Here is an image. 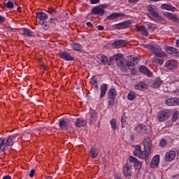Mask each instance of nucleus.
<instances>
[{"label":"nucleus","instance_id":"nucleus-38","mask_svg":"<svg viewBox=\"0 0 179 179\" xmlns=\"http://www.w3.org/2000/svg\"><path fill=\"white\" fill-rule=\"evenodd\" d=\"M22 31L23 34L24 36H27V37H31V36H33V32L30 31L29 29L24 28Z\"/></svg>","mask_w":179,"mask_h":179},{"label":"nucleus","instance_id":"nucleus-15","mask_svg":"<svg viewBox=\"0 0 179 179\" xmlns=\"http://www.w3.org/2000/svg\"><path fill=\"white\" fill-rule=\"evenodd\" d=\"M92 13L94 15H98L99 16H103L105 10L100 6H95L92 9Z\"/></svg>","mask_w":179,"mask_h":179},{"label":"nucleus","instance_id":"nucleus-17","mask_svg":"<svg viewBox=\"0 0 179 179\" xmlns=\"http://www.w3.org/2000/svg\"><path fill=\"white\" fill-rule=\"evenodd\" d=\"M164 16H166V17H168L170 20H173V22H176V23H179L178 17H177L176 14L166 12V13H164Z\"/></svg>","mask_w":179,"mask_h":179},{"label":"nucleus","instance_id":"nucleus-43","mask_svg":"<svg viewBox=\"0 0 179 179\" xmlns=\"http://www.w3.org/2000/svg\"><path fill=\"white\" fill-rule=\"evenodd\" d=\"M178 120V113L176 111L173 113L172 117V121L174 122Z\"/></svg>","mask_w":179,"mask_h":179},{"label":"nucleus","instance_id":"nucleus-3","mask_svg":"<svg viewBox=\"0 0 179 179\" xmlns=\"http://www.w3.org/2000/svg\"><path fill=\"white\" fill-rule=\"evenodd\" d=\"M170 115H171V112H170V110L164 109L158 112L157 119L159 122H163L164 121H167V120H169L170 117Z\"/></svg>","mask_w":179,"mask_h":179},{"label":"nucleus","instance_id":"nucleus-57","mask_svg":"<svg viewBox=\"0 0 179 179\" xmlns=\"http://www.w3.org/2000/svg\"><path fill=\"white\" fill-rule=\"evenodd\" d=\"M94 89H96V90H99V85L97 84H94Z\"/></svg>","mask_w":179,"mask_h":179},{"label":"nucleus","instance_id":"nucleus-32","mask_svg":"<svg viewBox=\"0 0 179 179\" xmlns=\"http://www.w3.org/2000/svg\"><path fill=\"white\" fill-rule=\"evenodd\" d=\"M90 116L91 122H93V121H96L97 118V113H96V110L91 109L90 110Z\"/></svg>","mask_w":179,"mask_h":179},{"label":"nucleus","instance_id":"nucleus-49","mask_svg":"<svg viewBox=\"0 0 179 179\" xmlns=\"http://www.w3.org/2000/svg\"><path fill=\"white\" fill-rule=\"evenodd\" d=\"M127 122V117H125V115H123L122 116L121 122L124 124V122Z\"/></svg>","mask_w":179,"mask_h":179},{"label":"nucleus","instance_id":"nucleus-11","mask_svg":"<svg viewBox=\"0 0 179 179\" xmlns=\"http://www.w3.org/2000/svg\"><path fill=\"white\" fill-rule=\"evenodd\" d=\"M135 131L140 135H145L148 132V127L145 124H139L136 127Z\"/></svg>","mask_w":179,"mask_h":179},{"label":"nucleus","instance_id":"nucleus-34","mask_svg":"<svg viewBox=\"0 0 179 179\" xmlns=\"http://www.w3.org/2000/svg\"><path fill=\"white\" fill-rule=\"evenodd\" d=\"M162 80H160V78H157L155 81H154V83H153V84H152V87L153 88V89H158V87H160V86L162 85Z\"/></svg>","mask_w":179,"mask_h":179},{"label":"nucleus","instance_id":"nucleus-62","mask_svg":"<svg viewBox=\"0 0 179 179\" xmlns=\"http://www.w3.org/2000/svg\"><path fill=\"white\" fill-rule=\"evenodd\" d=\"M44 128H45V127H39V128L38 129V131H41L42 129H44Z\"/></svg>","mask_w":179,"mask_h":179},{"label":"nucleus","instance_id":"nucleus-27","mask_svg":"<svg viewBox=\"0 0 179 179\" xmlns=\"http://www.w3.org/2000/svg\"><path fill=\"white\" fill-rule=\"evenodd\" d=\"M61 58L63 59H65V61H73V57H71V55L68 52H63L60 55Z\"/></svg>","mask_w":179,"mask_h":179},{"label":"nucleus","instance_id":"nucleus-10","mask_svg":"<svg viewBox=\"0 0 179 179\" xmlns=\"http://www.w3.org/2000/svg\"><path fill=\"white\" fill-rule=\"evenodd\" d=\"M165 66L166 68H167V69L173 71V69H177V66H178V63L177 62V61L169 60L166 62Z\"/></svg>","mask_w":179,"mask_h":179},{"label":"nucleus","instance_id":"nucleus-31","mask_svg":"<svg viewBox=\"0 0 179 179\" xmlns=\"http://www.w3.org/2000/svg\"><path fill=\"white\" fill-rule=\"evenodd\" d=\"M90 155L92 159H96V157L99 156V150L96 149V148L92 147L90 149Z\"/></svg>","mask_w":179,"mask_h":179},{"label":"nucleus","instance_id":"nucleus-28","mask_svg":"<svg viewBox=\"0 0 179 179\" xmlns=\"http://www.w3.org/2000/svg\"><path fill=\"white\" fill-rule=\"evenodd\" d=\"M162 9H166V10H172V12H176L177 10V8H176L174 6H171V4H166L164 3L161 6Z\"/></svg>","mask_w":179,"mask_h":179},{"label":"nucleus","instance_id":"nucleus-2","mask_svg":"<svg viewBox=\"0 0 179 179\" xmlns=\"http://www.w3.org/2000/svg\"><path fill=\"white\" fill-rule=\"evenodd\" d=\"M144 48L150 50L154 55H159V57H165L166 55V53L163 52V50H162V48L159 45H155L153 43L144 45Z\"/></svg>","mask_w":179,"mask_h":179},{"label":"nucleus","instance_id":"nucleus-51","mask_svg":"<svg viewBox=\"0 0 179 179\" xmlns=\"http://www.w3.org/2000/svg\"><path fill=\"white\" fill-rule=\"evenodd\" d=\"M90 3L92 4H96V3H99V2H100V0H90Z\"/></svg>","mask_w":179,"mask_h":179},{"label":"nucleus","instance_id":"nucleus-45","mask_svg":"<svg viewBox=\"0 0 179 179\" xmlns=\"http://www.w3.org/2000/svg\"><path fill=\"white\" fill-rule=\"evenodd\" d=\"M160 146H162V148H164V146H166V145H167V142L166 141V140L164 139H162V141L159 143Z\"/></svg>","mask_w":179,"mask_h":179},{"label":"nucleus","instance_id":"nucleus-41","mask_svg":"<svg viewBox=\"0 0 179 179\" xmlns=\"http://www.w3.org/2000/svg\"><path fill=\"white\" fill-rule=\"evenodd\" d=\"M135 93L134 92H130L129 93L127 98L129 100H135Z\"/></svg>","mask_w":179,"mask_h":179},{"label":"nucleus","instance_id":"nucleus-20","mask_svg":"<svg viewBox=\"0 0 179 179\" xmlns=\"http://www.w3.org/2000/svg\"><path fill=\"white\" fill-rule=\"evenodd\" d=\"M166 104L167 106H179V99L178 98H171L166 101Z\"/></svg>","mask_w":179,"mask_h":179},{"label":"nucleus","instance_id":"nucleus-47","mask_svg":"<svg viewBox=\"0 0 179 179\" xmlns=\"http://www.w3.org/2000/svg\"><path fill=\"white\" fill-rule=\"evenodd\" d=\"M91 83L94 86V85L97 84V80L94 78V77L91 78Z\"/></svg>","mask_w":179,"mask_h":179},{"label":"nucleus","instance_id":"nucleus-44","mask_svg":"<svg viewBox=\"0 0 179 179\" xmlns=\"http://www.w3.org/2000/svg\"><path fill=\"white\" fill-rule=\"evenodd\" d=\"M6 6L8 8V9H13V2L12 1H8L6 3Z\"/></svg>","mask_w":179,"mask_h":179},{"label":"nucleus","instance_id":"nucleus-48","mask_svg":"<svg viewBox=\"0 0 179 179\" xmlns=\"http://www.w3.org/2000/svg\"><path fill=\"white\" fill-rule=\"evenodd\" d=\"M149 29H155L156 27L153 24L149 23L147 24Z\"/></svg>","mask_w":179,"mask_h":179},{"label":"nucleus","instance_id":"nucleus-19","mask_svg":"<svg viewBox=\"0 0 179 179\" xmlns=\"http://www.w3.org/2000/svg\"><path fill=\"white\" fill-rule=\"evenodd\" d=\"M136 31H138L139 33H141L143 36H149V32L148 31V30L146 29V27H143V26H136Z\"/></svg>","mask_w":179,"mask_h":179},{"label":"nucleus","instance_id":"nucleus-42","mask_svg":"<svg viewBox=\"0 0 179 179\" xmlns=\"http://www.w3.org/2000/svg\"><path fill=\"white\" fill-rule=\"evenodd\" d=\"M48 12L50 15H55V13H57V10L52 7L49 8Z\"/></svg>","mask_w":179,"mask_h":179},{"label":"nucleus","instance_id":"nucleus-21","mask_svg":"<svg viewBox=\"0 0 179 179\" xmlns=\"http://www.w3.org/2000/svg\"><path fill=\"white\" fill-rule=\"evenodd\" d=\"M36 15L40 22H45L46 19H48V15L43 11L37 12Z\"/></svg>","mask_w":179,"mask_h":179},{"label":"nucleus","instance_id":"nucleus-50","mask_svg":"<svg viewBox=\"0 0 179 179\" xmlns=\"http://www.w3.org/2000/svg\"><path fill=\"white\" fill-rule=\"evenodd\" d=\"M115 99H110V100L108 101L109 106H114V101Z\"/></svg>","mask_w":179,"mask_h":179},{"label":"nucleus","instance_id":"nucleus-8","mask_svg":"<svg viewBox=\"0 0 179 179\" xmlns=\"http://www.w3.org/2000/svg\"><path fill=\"white\" fill-rule=\"evenodd\" d=\"M17 136H19L18 134H14L12 135L8 136V138H7L6 141V146H13V143H15V141L17 139Z\"/></svg>","mask_w":179,"mask_h":179},{"label":"nucleus","instance_id":"nucleus-9","mask_svg":"<svg viewBox=\"0 0 179 179\" xmlns=\"http://www.w3.org/2000/svg\"><path fill=\"white\" fill-rule=\"evenodd\" d=\"M148 10L150 12V15L153 16V17H159L160 15H159V10H157V8L153 5H149L148 6Z\"/></svg>","mask_w":179,"mask_h":179},{"label":"nucleus","instance_id":"nucleus-23","mask_svg":"<svg viewBox=\"0 0 179 179\" xmlns=\"http://www.w3.org/2000/svg\"><path fill=\"white\" fill-rule=\"evenodd\" d=\"M140 72H142V73H144V75H147V76H152V73L150 71L148 67L145 66H141L139 67Z\"/></svg>","mask_w":179,"mask_h":179},{"label":"nucleus","instance_id":"nucleus-64","mask_svg":"<svg viewBox=\"0 0 179 179\" xmlns=\"http://www.w3.org/2000/svg\"><path fill=\"white\" fill-rule=\"evenodd\" d=\"M150 1H152L153 2H159V1L160 0H150Z\"/></svg>","mask_w":179,"mask_h":179},{"label":"nucleus","instance_id":"nucleus-55","mask_svg":"<svg viewBox=\"0 0 179 179\" xmlns=\"http://www.w3.org/2000/svg\"><path fill=\"white\" fill-rule=\"evenodd\" d=\"M139 0H129V3H134V2H138Z\"/></svg>","mask_w":179,"mask_h":179},{"label":"nucleus","instance_id":"nucleus-60","mask_svg":"<svg viewBox=\"0 0 179 179\" xmlns=\"http://www.w3.org/2000/svg\"><path fill=\"white\" fill-rule=\"evenodd\" d=\"M176 45H177V47H179V40L176 41Z\"/></svg>","mask_w":179,"mask_h":179},{"label":"nucleus","instance_id":"nucleus-37","mask_svg":"<svg viewBox=\"0 0 179 179\" xmlns=\"http://www.w3.org/2000/svg\"><path fill=\"white\" fill-rule=\"evenodd\" d=\"M110 125L113 131H117V129H118V126H117V120L115 119H112L110 120Z\"/></svg>","mask_w":179,"mask_h":179},{"label":"nucleus","instance_id":"nucleus-6","mask_svg":"<svg viewBox=\"0 0 179 179\" xmlns=\"http://www.w3.org/2000/svg\"><path fill=\"white\" fill-rule=\"evenodd\" d=\"M131 24H132L131 21H124L123 22L116 24L115 25V28L117 30H122L124 29H128V27H131Z\"/></svg>","mask_w":179,"mask_h":179},{"label":"nucleus","instance_id":"nucleus-26","mask_svg":"<svg viewBox=\"0 0 179 179\" xmlns=\"http://www.w3.org/2000/svg\"><path fill=\"white\" fill-rule=\"evenodd\" d=\"M101 64H103V65H111V64H114V62H115V60H114L113 62H110V59H109V62H108V58L106 57V56H101Z\"/></svg>","mask_w":179,"mask_h":179},{"label":"nucleus","instance_id":"nucleus-13","mask_svg":"<svg viewBox=\"0 0 179 179\" xmlns=\"http://www.w3.org/2000/svg\"><path fill=\"white\" fill-rule=\"evenodd\" d=\"M164 59V56L155 55V57L152 59V63L154 65L160 66L163 65Z\"/></svg>","mask_w":179,"mask_h":179},{"label":"nucleus","instance_id":"nucleus-14","mask_svg":"<svg viewBox=\"0 0 179 179\" xmlns=\"http://www.w3.org/2000/svg\"><path fill=\"white\" fill-rule=\"evenodd\" d=\"M129 160L130 163H134L135 170H141V167H142V163L141 162L138 161V159H136V158H135L134 157H130Z\"/></svg>","mask_w":179,"mask_h":179},{"label":"nucleus","instance_id":"nucleus-22","mask_svg":"<svg viewBox=\"0 0 179 179\" xmlns=\"http://www.w3.org/2000/svg\"><path fill=\"white\" fill-rule=\"evenodd\" d=\"M160 160V156L159 155H155L150 163V166L152 169H155V167H157L159 166V162Z\"/></svg>","mask_w":179,"mask_h":179},{"label":"nucleus","instance_id":"nucleus-54","mask_svg":"<svg viewBox=\"0 0 179 179\" xmlns=\"http://www.w3.org/2000/svg\"><path fill=\"white\" fill-rule=\"evenodd\" d=\"M98 30H104V27L101 25H99L97 27Z\"/></svg>","mask_w":179,"mask_h":179},{"label":"nucleus","instance_id":"nucleus-39","mask_svg":"<svg viewBox=\"0 0 179 179\" xmlns=\"http://www.w3.org/2000/svg\"><path fill=\"white\" fill-rule=\"evenodd\" d=\"M73 48L75 51H81L82 50V45L79 43H74L73 45Z\"/></svg>","mask_w":179,"mask_h":179},{"label":"nucleus","instance_id":"nucleus-52","mask_svg":"<svg viewBox=\"0 0 179 179\" xmlns=\"http://www.w3.org/2000/svg\"><path fill=\"white\" fill-rule=\"evenodd\" d=\"M5 22V17L0 15V23H3Z\"/></svg>","mask_w":179,"mask_h":179},{"label":"nucleus","instance_id":"nucleus-58","mask_svg":"<svg viewBox=\"0 0 179 179\" xmlns=\"http://www.w3.org/2000/svg\"><path fill=\"white\" fill-rule=\"evenodd\" d=\"M54 20H55V18H50V23H54Z\"/></svg>","mask_w":179,"mask_h":179},{"label":"nucleus","instance_id":"nucleus-36","mask_svg":"<svg viewBox=\"0 0 179 179\" xmlns=\"http://www.w3.org/2000/svg\"><path fill=\"white\" fill-rule=\"evenodd\" d=\"M0 150L5 152L6 150V144L5 145V138H0Z\"/></svg>","mask_w":179,"mask_h":179},{"label":"nucleus","instance_id":"nucleus-56","mask_svg":"<svg viewBox=\"0 0 179 179\" xmlns=\"http://www.w3.org/2000/svg\"><path fill=\"white\" fill-rule=\"evenodd\" d=\"M3 179H12V178L9 176H3Z\"/></svg>","mask_w":179,"mask_h":179},{"label":"nucleus","instance_id":"nucleus-35","mask_svg":"<svg viewBox=\"0 0 179 179\" xmlns=\"http://www.w3.org/2000/svg\"><path fill=\"white\" fill-rule=\"evenodd\" d=\"M59 127H60L61 129H68V122L61 120L59 122Z\"/></svg>","mask_w":179,"mask_h":179},{"label":"nucleus","instance_id":"nucleus-61","mask_svg":"<svg viewBox=\"0 0 179 179\" xmlns=\"http://www.w3.org/2000/svg\"><path fill=\"white\" fill-rule=\"evenodd\" d=\"M21 9H22L21 7H18V8H17V10L18 12H20Z\"/></svg>","mask_w":179,"mask_h":179},{"label":"nucleus","instance_id":"nucleus-46","mask_svg":"<svg viewBox=\"0 0 179 179\" xmlns=\"http://www.w3.org/2000/svg\"><path fill=\"white\" fill-rule=\"evenodd\" d=\"M34 174H36V170L35 169H31L29 176L31 178H33V177H34Z\"/></svg>","mask_w":179,"mask_h":179},{"label":"nucleus","instance_id":"nucleus-18","mask_svg":"<svg viewBox=\"0 0 179 179\" xmlns=\"http://www.w3.org/2000/svg\"><path fill=\"white\" fill-rule=\"evenodd\" d=\"M128 44V41H124V40H119L115 41V43L113 44V47H115V48H121L122 47H125Z\"/></svg>","mask_w":179,"mask_h":179},{"label":"nucleus","instance_id":"nucleus-24","mask_svg":"<svg viewBox=\"0 0 179 179\" xmlns=\"http://www.w3.org/2000/svg\"><path fill=\"white\" fill-rule=\"evenodd\" d=\"M108 89V85H107V84H103L101 85V94H100L101 99H103V97L106 96V93Z\"/></svg>","mask_w":179,"mask_h":179},{"label":"nucleus","instance_id":"nucleus-7","mask_svg":"<svg viewBox=\"0 0 179 179\" xmlns=\"http://www.w3.org/2000/svg\"><path fill=\"white\" fill-rule=\"evenodd\" d=\"M123 173L125 177H131V174H132V165L131 163H127L124 164Z\"/></svg>","mask_w":179,"mask_h":179},{"label":"nucleus","instance_id":"nucleus-33","mask_svg":"<svg viewBox=\"0 0 179 179\" xmlns=\"http://www.w3.org/2000/svg\"><path fill=\"white\" fill-rule=\"evenodd\" d=\"M86 124H87L86 120L77 119L76 122V127H77V128H80V127H85Z\"/></svg>","mask_w":179,"mask_h":179},{"label":"nucleus","instance_id":"nucleus-4","mask_svg":"<svg viewBox=\"0 0 179 179\" xmlns=\"http://www.w3.org/2000/svg\"><path fill=\"white\" fill-rule=\"evenodd\" d=\"M135 150L134 151V154L135 156H138L140 159H145L146 163H149V159L148 158L150 152H145L141 150V148L140 145L135 146Z\"/></svg>","mask_w":179,"mask_h":179},{"label":"nucleus","instance_id":"nucleus-5","mask_svg":"<svg viewBox=\"0 0 179 179\" xmlns=\"http://www.w3.org/2000/svg\"><path fill=\"white\" fill-rule=\"evenodd\" d=\"M143 146L145 150V153H150V150L152 149V139L150 137H146L144 139Z\"/></svg>","mask_w":179,"mask_h":179},{"label":"nucleus","instance_id":"nucleus-12","mask_svg":"<svg viewBox=\"0 0 179 179\" xmlns=\"http://www.w3.org/2000/svg\"><path fill=\"white\" fill-rule=\"evenodd\" d=\"M176 152L174 150H170L167 152L165 155V160L166 162H173L174 159H176Z\"/></svg>","mask_w":179,"mask_h":179},{"label":"nucleus","instance_id":"nucleus-25","mask_svg":"<svg viewBox=\"0 0 179 179\" xmlns=\"http://www.w3.org/2000/svg\"><path fill=\"white\" fill-rule=\"evenodd\" d=\"M121 16H124V15L121 13H113L110 15L106 17V20H114V19H115V17H121Z\"/></svg>","mask_w":179,"mask_h":179},{"label":"nucleus","instance_id":"nucleus-40","mask_svg":"<svg viewBox=\"0 0 179 179\" xmlns=\"http://www.w3.org/2000/svg\"><path fill=\"white\" fill-rule=\"evenodd\" d=\"M39 24L43 26V27L45 30H48V29H50V26L48 24H47V22H45V21H43V22L40 21Z\"/></svg>","mask_w":179,"mask_h":179},{"label":"nucleus","instance_id":"nucleus-29","mask_svg":"<svg viewBox=\"0 0 179 179\" xmlns=\"http://www.w3.org/2000/svg\"><path fill=\"white\" fill-rule=\"evenodd\" d=\"M146 87H148V85H146V83L145 82H141L134 85V89H136L137 90H143V89H146Z\"/></svg>","mask_w":179,"mask_h":179},{"label":"nucleus","instance_id":"nucleus-59","mask_svg":"<svg viewBox=\"0 0 179 179\" xmlns=\"http://www.w3.org/2000/svg\"><path fill=\"white\" fill-rule=\"evenodd\" d=\"M1 8H3L4 9V8H6V6L3 5V4H0Z\"/></svg>","mask_w":179,"mask_h":179},{"label":"nucleus","instance_id":"nucleus-30","mask_svg":"<svg viewBox=\"0 0 179 179\" xmlns=\"http://www.w3.org/2000/svg\"><path fill=\"white\" fill-rule=\"evenodd\" d=\"M108 97L109 99L115 100V98L117 97V90L114 88L110 89L108 92Z\"/></svg>","mask_w":179,"mask_h":179},{"label":"nucleus","instance_id":"nucleus-53","mask_svg":"<svg viewBox=\"0 0 179 179\" xmlns=\"http://www.w3.org/2000/svg\"><path fill=\"white\" fill-rule=\"evenodd\" d=\"M86 24L88 27H93V24H92L90 22H87Z\"/></svg>","mask_w":179,"mask_h":179},{"label":"nucleus","instance_id":"nucleus-16","mask_svg":"<svg viewBox=\"0 0 179 179\" xmlns=\"http://www.w3.org/2000/svg\"><path fill=\"white\" fill-rule=\"evenodd\" d=\"M164 50L168 54H171L172 55H179L178 50L173 47L165 46Z\"/></svg>","mask_w":179,"mask_h":179},{"label":"nucleus","instance_id":"nucleus-63","mask_svg":"<svg viewBox=\"0 0 179 179\" xmlns=\"http://www.w3.org/2000/svg\"><path fill=\"white\" fill-rule=\"evenodd\" d=\"M134 138H135V136L134 135L131 136V141H134Z\"/></svg>","mask_w":179,"mask_h":179},{"label":"nucleus","instance_id":"nucleus-1","mask_svg":"<svg viewBox=\"0 0 179 179\" xmlns=\"http://www.w3.org/2000/svg\"><path fill=\"white\" fill-rule=\"evenodd\" d=\"M110 62H113V61H115L117 64V66L120 68V70L122 71V72H127V68H129L130 66H135L136 64L139 62V59H138V57L133 58V62H129L128 60L127 62L124 58V55L122 54H117L113 55L112 57L110 58Z\"/></svg>","mask_w":179,"mask_h":179}]
</instances>
